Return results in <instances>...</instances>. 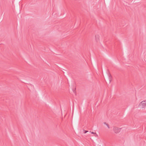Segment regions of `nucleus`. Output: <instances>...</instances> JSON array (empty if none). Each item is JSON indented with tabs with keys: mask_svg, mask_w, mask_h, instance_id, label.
<instances>
[{
	"mask_svg": "<svg viewBox=\"0 0 146 146\" xmlns=\"http://www.w3.org/2000/svg\"><path fill=\"white\" fill-rule=\"evenodd\" d=\"M121 128H118L116 127H114L113 128V131L115 133H117L119 132L121 129Z\"/></svg>",
	"mask_w": 146,
	"mask_h": 146,
	"instance_id": "f03ea898",
	"label": "nucleus"
},
{
	"mask_svg": "<svg viewBox=\"0 0 146 146\" xmlns=\"http://www.w3.org/2000/svg\"><path fill=\"white\" fill-rule=\"evenodd\" d=\"M108 76H109V80L110 83L111 81V80L112 77L111 76V74H109L108 75Z\"/></svg>",
	"mask_w": 146,
	"mask_h": 146,
	"instance_id": "20e7f679",
	"label": "nucleus"
},
{
	"mask_svg": "<svg viewBox=\"0 0 146 146\" xmlns=\"http://www.w3.org/2000/svg\"><path fill=\"white\" fill-rule=\"evenodd\" d=\"M76 90V88L75 89V90H73V92L75 94V95H76V91H75Z\"/></svg>",
	"mask_w": 146,
	"mask_h": 146,
	"instance_id": "6e6552de",
	"label": "nucleus"
},
{
	"mask_svg": "<svg viewBox=\"0 0 146 146\" xmlns=\"http://www.w3.org/2000/svg\"><path fill=\"white\" fill-rule=\"evenodd\" d=\"M104 124L106 125L107 126V127H108L109 129V128H110L109 125H108V123H107L106 122H104Z\"/></svg>",
	"mask_w": 146,
	"mask_h": 146,
	"instance_id": "39448f33",
	"label": "nucleus"
},
{
	"mask_svg": "<svg viewBox=\"0 0 146 146\" xmlns=\"http://www.w3.org/2000/svg\"><path fill=\"white\" fill-rule=\"evenodd\" d=\"M99 36L98 35H97L95 36V39L97 42L99 40Z\"/></svg>",
	"mask_w": 146,
	"mask_h": 146,
	"instance_id": "7ed1b4c3",
	"label": "nucleus"
},
{
	"mask_svg": "<svg viewBox=\"0 0 146 146\" xmlns=\"http://www.w3.org/2000/svg\"><path fill=\"white\" fill-rule=\"evenodd\" d=\"M88 132V131L85 130H83V133H86L87 132Z\"/></svg>",
	"mask_w": 146,
	"mask_h": 146,
	"instance_id": "0eeeda50",
	"label": "nucleus"
},
{
	"mask_svg": "<svg viewBox=\"0 0 146 146\" xmlns=\"http://www.w3.org/2000/svg\"><path fill=\"white\" fill-rule=\"evenodd\" d=\"M90 132H91L92 134H95L96 135H95V136H98L97 134L96 133H94V132H91V131H90Z\"/></svg>",
	"mask_w": 146,
	"mask_h": 146,
	"instance_id": "423d86ee",
	"label": "nucleus"
},
{
	"mask_svg": "<svg viewBox=\"0 0 146 146\" xmlns=\"http://www.w3.org/2000/svg\"><path fill=\"white\" fill-rule=\"evenodd\" d=\"M139 107L141 108H144L146 107V100L141 102L138 105Z\"/></svg>",
	"mask_w": 146,
	"mask_h": 146,
	"instance_id": "f257e3e1",
	"label": "nucleus"
}]
</instances>
